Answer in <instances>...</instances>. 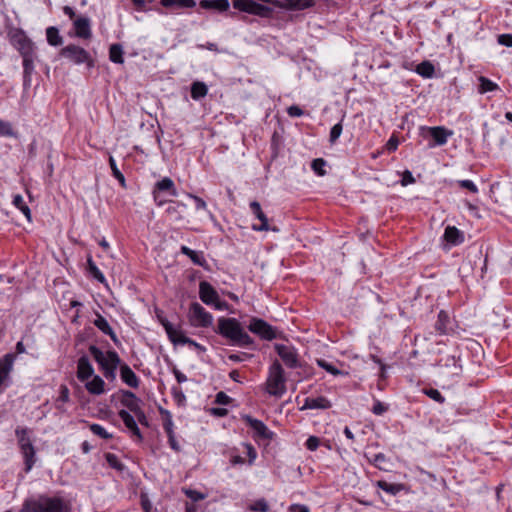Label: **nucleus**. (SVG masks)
Listing matches in <instances>:
<instances>
[{"label": "nucleus", "mask_w": 512, "mask_h": 512, "mask_svg": "<svg viewBox=\"0 0 512 512\" xmlns=\"http://www.w3.org/2000/svg\"><path fill=\"white\" fill-rule=\"evenodd\" d=\"M20 512H71L70 505L60 497L40 495L37 498L27 499Z\"/></svg>", "instance_id": "1"}, {"label": "nucleus", "mask_w": 512, "mask_h": 512, "mask_svg": "<svg viewBox=\"0 0 512 512\" xmlns=\"http://www.w3.org/2000/svg\"><path fill=\"white\" fill-rule=\"evenodd\" d=\"M217 333L240 347H251L254 343L253 339L243 330L240 322L235 318H219Z\"/></svg>", "instance_id": "2"}, {"label": "nucleus", "mask_w": 512, "mask_h": 512, "mask_svg": "<svg viewBox=\"0 0 512 512\" xmlns=\"http://www.w3.org/2000/svg\"><path fill=\"white\" fill-rule=\"evenodd\" d=\"M89 352L95 361L99 364L104 377L110 381L115 380L116 370L121 362L118 353L114 350H110L104 353L95 345H91L89 347Z\"/></svg>", "instance_id": "3"}, {"label": "nucleus", "mask_w": 512, "mask_h": 512, "mask_svg": "<svg viewBox=\"0 0 512 512\" xmlns=\"http://www.w3.org/2000/svg\"><path fill=\"white\" fill-rule=\"evenodd\" d=\"M285 375L281 364L276 360L269 369L267 391L270 395L282 396L286 392Z\"/></svg>", "instance_id": "4"}, {"label": "nucleus", "mask_w": 512, "mask_h": 512, "mask_svg": "<svg viewBox=\"0 0 512 512\" xmlns=\"http://www.w3.org/2000/svg\"><path fill=\"white\" fill-rule=\"evenodd\" d=\"M152 194L155 203L158 206H162L170 201L168 197L177 196V190L173 180L169 177H164L155 183Z\"/></svg>", "instance_id": "5"}, {"label": "nucleus", "mask_w": 512, "mask_h": 512, "mask_svg": "<svg viewBox=\"0 0 512 512\" xmlns=\"http://www.w3.org/2000/svg\"><path fill=\"white\" fill-rule=\"evenodd\" d=\"M60 55L68 59L74 64H87L88 67H93L94 63L90 54L82 47L75 44H69L61 49Z\"/></svg>", "instance_id": "6"}, {"label": "nucleus", "mask_w": 512, "mask_h": 512, "mask_svg": "<svg viewBox=\"0 0 512 512\" xmlns=\"http://www.w3.org/2000/svg\"><path fill=\"white\" fill-rule=\"evenodd\" d=\"M11 45L18 50L20 55L34 53V44L22 29L13 28L8 33Z\"/></svg>", "instance_id": "7"}, {"label": "nucleus", "mask_w": 512, "mask_h": 512, "mask_svg": "<svg viewBox=\"0 0 512 512\" xmlns=\"http://www.w3.org/2000/svg\"><path fill=\"white\" fill-rule=\"evenodd\" d=\"M189 320L194 327H209L213 323V316L198 302H193L189 309Z\"/></svg>", "instance_id": "8"}, {"label": "nucleus", "mask_w": 512, "mask_h": 512, "mask_svg": "<svg viewBox=\"0 0 512 512\" xmlns=\"http://www.w3.org/2000/svg\"><path fill=\"white\" fill-rule=\"evenodd\" d=\"M235 9L260 17H269L272 9L266 5L256 3L253 0H232Z\"/></svg>", "instance_id": "9"}, {"label": "nucleus", "mask_w": 512, "mask_h": 512, "mask_svg": "<svg viewBox=\"0 0 512 512\" xmlns=\"http://www.w3.org/2000/svg\"><path fill=\"white\" fill-rule=\"evenodd\" d=\"M199 297L207 305H214L216 309L222 310L225 303L219 299L218 292L207 281H201L199 284Z\"/></svg>", "instance_id": "10"}, {"label": "nucleus", "mask_w": 512, "mask_h": 512, "mask_svg": "<svg viewBox=\"0 0 512 512\" xmlns=\"http://www.w3.org/2000/svg\"><path fill=\"white\" fill-rule=\"evenodd\" d=\"M248 329L264 340H273L276 338L275 329L266 321L259 318H252L248 325Z\"/></svg>", "instance_id": "11"}, {"label": "nucleus", "mask_w": 512, "mask_h": 512, "mask_svg": "<svg viewBox=\"0 0 512 512\" xmlns=\"http://www.w3.org/2000/svg\"><path fill=\"white\" fill-rule=\"evenodd\" d=\"M275 351L288 368L300 366L298 354L294 347L285 344H275Z\"/></svg>", "instance_id": "12"}, {"label": "nucleus", "mask_w": 512, "mask_h": 512, "mask_svg": "<svg viewBox=\"0 0 512 512\" xmlns=\"http://www.w3.org/2000/svg\"><path fill=\"white\" fill-rule=\"evenodd\" d=\"M242 419L253 430L254 438L264 439V440L272 439L273 433L268 429V427L261 420L255 419V418L251 417L250 415H243Z\"/></svg>", "instance_id": "13"}, {"label": "nucleus", "mask_w": 512, "mask_h": 512, "mask_svg": "<svg viewBox=\"0 0 512 512\" xmlns=\"http://www.w3.org/2000/svg\"><path fill=\"white\" fill-rule=\"evenodd\" d=\"M250 209L254 216L260 220L261 224L259 226L253 225L252 229L255 231H278L277 228H271L268 224V218L265 213L262 211L261 205L257 201L250 202Z\"/></svg>", "instance_id": "14"}, {"label": "nucleus", "mask_w": 512, "mask_h": 512, "mask_svg": "<svg viewBox=\"0 0 512 512\" xmlns=\"http://www.w3.org/2000/svg\"><path fill=\"white\" fill-rule=\"evenodd\" d=\"M77 378L81 382L87 381L94 376V368L86 355L81 356L77 362Z\"/></svg>", "instance_id": "15"}, {"label": "nucleus", "mask_w": 512, "mask_h": 512, "mask_svg": "<svg viewBox=\"0 0 512 512\" xmlns=\"http://www.w3.org/2000/svg\"><path fill=\"white\" fill-rule=\"evenodd\" d=\"M119 417L124 422L126 428L131 432L133 436L137 438V440L140 442L143 439V436L141 434V431L135 421L134 416H132L128 411L126 410H120L118 412Z\"/></svg>", "instance_id": "16"}, {"label": "nucleus", "mask_w": 512, "mask_h": 512, "mask_svg": "<svg viewBox=\"0 0 512 512\" xmlns=\"http://www.w3.org/2000/svg\"><path fill=\"white\" fill-rule=\"evenodd\" d=\"M443 239L450 245L457 246L464 242V233L455 226L445 228Z\"/></svg>", "instance_id": "17"}, {"label": "nucleus", "mask_w": 512, "mask_h": 512, "mask_svg": "<svg viewBox=\"0 0 512 512\" xmlns=\"http://www.w3.org/2000/svg\"><path fill=\"white\" fill-rule=\"evenodd\" d=\"M74 28L76 36L83 39H88L91 37V26L90 20L87 17H79L74 20Z\"/></svg>", "instance_id": "18"}, {"label": "nucleus", "mask_w": 512, "mask_h": 512, "mask_svg": "<svg viewBox=\"0 0 512 512\" xmlns=\"http://www.w3.org/2000/svg\"><path fill=\"white\" fill-rule=\"evenodd\" d=\"M161 5L171 12H179L183 9L194 8L195 0H161Z\"/></svg>", "instance_id": "19"}, {"label": "nucleus", "mask_w": 512, "mask_h": 512, "mask_svg": "<svg viewBox=\"0 0 512 512\" xmlns=\"http://www.w3.org/2000/svg\"><path fill=\"white\" fill-rule=\"evenodd\" d=\"M331 407L330 401L324 397L319 396L316 398L307 397L304 400L303 406L300 408L301 410L306 409H328Z\"/></svg>", "instance_id": "20"}, {"label": "nucleus", "mask_w": 512, "mask_h": 512, "mask_svg": "<svg viewBox=\"0 0 512 512\" xmlns=\"http://www.w3.org/2000/svg\"><path fill=\"white\" fill-rule=\"evenodd\" d=\"M120 377L121 380L129 387L138 388L139 378L127 364L120 366Z\"/></svg>", "instance_id": "21"}, {"label": "nucleus", "mask_w": 512, "mask_h": 512, "mask_svg": "<svg viewBox=\"0 0 512 512\" xmlns=\"http://www.w3.org/2000/svg\"><path fill=\"white\" fill-rule=\"evenodd\" d=\"M429 132L431 137L434 139L435 144L439 146L446 144L448 137L453 134L451 130L442 126L430 127Z\"/></svg>", "instance_id": "22"}, {"label": "nucleus", "mask_w": 512, "mask_h": 512, "mask_svg": "<svg viewBox=\"0 0 512 512\" xmlns=\"http://www.w3.org/2000/svg\"><path fill=\"white\" fill-rule=\"evenodd\" d=\"M23 58V81L24 86L30 85L31 75L34 71V53L21 55Z\"/></svg>", "instance_id": "23"}, {"label": "nucleus", "mask_w": 512, "mask_h": 512, "mask_svg": "<svg viewBox=\"0 0 512 512\" xmlns=\"http://www.w3.org/2000/svg\"><path fill=\"white\" fill-rule=\"evenodd\" d=\"M20 450H21V453L24 458L25 471L29 472L32 469L33 465L35 464L36 451L33 446V443L31 442V443L27 444V446L26 445L20 446Z\"/></svg>", "instance_id": "24"}, {"label": "nucleus", "mask_w": 512, "mask_h": 512, "mask_svg": "<svg viewBox=\"0 0 512 512\" xmlns=\"http://www.w3.org/2000/svg\"><path fill=\"white\" fill-rule=\"evenodd\" d=\"M140 402L141 400L137 398L133 392L128 390L122 392L121 403L131 412L134 413L135 411H138V409L141 407Z\"/></svg>", "instance_id": "25"}, {"label": "nucleus", "mask_w": 512, "mask_h": 512, "mask_svg": "<svg viewBox=\"0 0 512 512\" xmlns=\"http://www.w3.org/2000/svg\"><path fill=\"white\" fill-rule=\"evenodd\" d=\"M16 359V355L7 353L0 358V375L1 378H8L10 372L13 369V364Z\"/></svg>", "instance_id": "26"}, {"label": "nucleus", "mask_w": 512, "mask_h": 512, "mask_svg": "<svg viewBox=\"0 0 512 512\" xmlns=\"http://www.w3.org/2000/svg\"><path fill=\"white\" fill-rule=\"evenodd\" d=\"M96 319L93 321V324L105 335H108L114 342L117 341V336L108 321L101 315L96 314Z\"/></svg>", "instance_id": "27"}, {"label": "nucleus", "mask_w": 512, "mask_h": 512, "mask_svg": "<svg viewBox=\"0 0 512 512\" xmlns=\"http://www.w3.org/2000/svg\"><path fill=\"white\" fill-rule=\"evenodd\" d=\"M158 321L165 329V332L169 338V340L173 343L175 341V338L179 336V333L181 332L180 327H175L171 322L168 321L167 318L163 317L160 314H157Z\"/></svg>", "instance_id": "28"}, {"label": "nucleus", "mask_w": 512, "mask_h": 512, "mask_svg": "<svg viewBox=\"0 0 512 512\" xmlns=\"http://www.w3.org/2000/svg\"><path fill=\"white\" fill-rule=\"evenodd\" d=\"M181 253L188 256L190 260L198 266L204 267L206 265V259L201 251H195L187 246L181 247Z\"/></svg>", "instance_id": "29"}, {"label": "nucleus", "mask_w": 512, "mask_h": 512, "mask_svg": "<svg viewBox=\"0 0 512 512\" xmlns=\"http://www.w3.org/2000/svg\"><path fill=\"white\" fill-rule=\"evenodd\" d=\"M104 386L105 382L98 375H94L92 380L87 381L85 384V388L87 389V391L94 395L102 394L104 392Z\"/></svg>", "instance_id": "30"}, {"label": "nucleus", "mask_w": 512, "mask_h": 512, "mask_svg": "<svg viewBox=\"0 0 512 512\" xmlns=\"http://www.w3.org/2000/svg\"><path fill=\"white\" fill-rule=\"evenodd\" d=\"M200 6L203 9H214L219 12L227 11L229 8L228 0H201Z\"/></svg>", "instance_id": "31"}, {"label": "nucleus", "mask_w": 512, "mask_h": 512, "mask_svg": "<svg viewBox=\"0 0 512 512\" xmlns=\"http://www.w3.org/2000/svg\"><path fill=\"white\" fill-rule=\"evenodd\" d=\"M284 7L290 10H305L315 5L316 0H282Z\"/></svg>", "instance_id": "32"}, {"label": "nucleus", "mask_w": 512, "mask_h": 512, "mask_svg": "<svg viewBox=\"0 0 512 512\" xmlns=\"http://www.w3.org/2000/svg\"><path fill=\"white\" fill-rule=\"evenodd\" d=\"M46 38L48 44L51 46H60L63 43V38L59 30L54 26H50L46 29Z\"/></svg>", "instance_id": "33"}, {"label": "nucleus", "mask_w": 512, "mask_h": 512, "mask_svg": "<svg viewBox=\"0 0 512 512\" xmlns=\"http://www.w3.org/2000/svg\"><path fill=\"white\" fill-rule=\"evenodd\" d=\"M415 71L423 78H432L435 73V68L430 61H423L416 66Z\"/></svg>", "instance_id": "34"}, {"label": "nucleus", "mask_w": 512, "mask_h": 512, "mask_svg": "<svg viewBox=\"0 0 512 512\" xmlns=\"http://www.w3.org/2000/svg\"><path fill=\"white\" fill-rule=\"evenodd\" d=\"M208 93V87L205 83L196 81L191 85V97L194 100H199L205 97Z\"/></svg>", "instance_id": "35"}, {"label": "nucleus", "mask_w": 512, "mask_h": 512, "mask_svg": "<svg viewBox=\"0 0 512 512\" xmlns=\"http://www.w3.org/2000/svg\"><path fill=\"white\" fill-rule=\"evenodd\" d=\"M449 321H450V319H449L448 314L445 311L441 310L438 313L437 321L435 323V328L439 334L443 335L448 332Z\"/></svg>", "instance_id": "36"}, {"label": "nucleus", "mask_w": 512, "mask_h": 512, "mask_svg": "<svg viewBox=\"0 0 512 512\" xmlns=\"http://www.w3.org/2000/svg\"><path fill=\"white\" fill-rule=\"evenodd\" d=\"M109 59L113 63H117V64H122L124 62L123 48L120 44H112L110 46Z\"/></svg>", "instance_id": "37"}, {"label": "nucleus", "mask_w": 512, "mask_h": 512, "mask_svg": "<svg viewBox=\"0 0 512 512\" xmlns=\"http://www.w3.org/2000/svg\"><path fill=\"white\" fill-rule=\"evenodd\" d=\"M377 486L389 493L390 495H397L402 489H403V485L402 484H397V483H389V482H386V481H383V480H380L377 482Z\"/></svg>", "instance_id": "38"}, {"label": "nucleus", "mask_w": 512, "mask_h": 512, "mask_svg": "<svg viewBox=\"0 0 512 512\" xmlns=\"http://www.w3.org/2000/svg\"><path fill=\"white\" fill-rule=\"evenodd\" d=\"M12 203L17 209H19L24 214L28 221H31V210L26 205L23 197L20 194L14 195Z\"/></svg>", "instance_id": "39"}, {"label": "nucleus", "mask_w": 512, "mask_h": 512, "mask_svg": "<svg viewBox=\"0 0 512 512\" xmlns=\"http://www.w3.org/2000/svg\"><path fill=\"white\" fill-rule=\"evenodd\" d=\"M173 344L174 345H185V344H188L190 346L195 347L196 349H198L200 351H205V348L202 345H200L196 341H194V340L190 339L189 337H187L182 330L179 333V336H177L175 338V341H173Z\"/></svg>", "instance_id": "40"}, {"label": "nucleus", "mask_w": 512, "mask_h": 512, "mask_svg": "<svg viewBox=\"0 0 512 512\" xmlns=\"http://www.w3.org/2000/svg\"><path fill=\"white\" fill-rule=\"evenodd\" d=\"M370 463H372L375 467L380 470H387V457L383 453L372 454L371 456H367Z\"/></svg>", "instance_id": "41"}, {"label": "nucleus", "mask_w": 512, "mask_h": 512, "mask_svg": "<svg viewBox=\"0 0 512 512\" xmlns=\"http://www.w3.org/2000/svg\"><path fill=\"white\" fill-rule=\"evenodd\" d=\"M30 430L26 427H17L15 430V435L18 440L19 447L22 445H26L31 443V439L29 437Z\"/></svg>", "instance_id": "42"}, {"label": "nucleus", "mask_w": 512, "mask_h": 512, "mask_svg": "<svg viewBox=\"0 0 512 512\" xmlns=\"http://www.w3.org/2000/svg\"><path fill=\"white\" fill-rule=\"evenodd\" d=\"M317 364L319 367H321L322 369H324L325 371H327L328 373H330L334 376L348 375V372H344V371L337 369L332 363H329L324 359H318Z\"/></svg>", "instance_id": "43"}, {"label": "nucleus", "mask_w": 512, "mask_h": 512, "mask_svg": "<svg viewBox=\"0 0 512 512\" xmlns=\"http://www.w3.org/2000/svg\"><path fill=\"white\" fill-rule=\"evenodd\" d=\"M105 459L111 468H113L119 472L124 471L126 468L125 465L119 460L117 455H115L113 453H106Z\"/></svg>", "instance_id": "44"}, {"label": "nucleus", "mask_w": 512, "mask_h": 512, "mask_svg": "<svg viewBox=\"0 0 512 512\" xmlns=\"http://www.w3.org/2000/svg\"><path fill=\"white\" fill-rule=\"evenodd\" d=\"M479 81H480V86H479L480 93L495 91L498 88V85L496 83L492 82L491 80H489L486 77L481 76L479 78Z\"/></svg>", "instance_id": "45"}, {"label": "nucleus", "mask_w": 512, "mask_h": 512, "mask_svg": "<svg viewBox=\"0 0 512 512\" xmlns=\"http://www.w3.org/2000/svg\"><path fill=\"white\" fill-rule=\"evenodd\" d=\"M87 264H88L89 272L92 274V276L99 282L104 283L105 282L104 274L98 269V267L96 266V264L93 262V260L91 258H88Z\"/></svg>", "instance_id": "46"}, {"label": "nucleus", "mask_w": 512, "mask_h": 512, "mask_svg": "<svg viewBox=\"0 0 512 512\" xmlns=\"http://www.w3.org/2000/svg\"><path fill=\"white\" fill-rule=\"evenodd\" d=\"M89 428L94 435H97L98 437H100L102 439H111L112 438V434L107 432L106 429L103 426H101L100 424L93 423L89 426Z\"/></svg>", "instance_id": "47"}, {"label": "nucleus", "mask_w": 512, "mask_h": 512, "mask_svg": "<svg viewBox=\"0 0 512 512\" xmlns=\"http://www.w3.org/2000/svg\"><path fill=\"white\" fill-rule=\"evenodd\" d=\"M109 165L112 170L113 176L121 183L122 186H125V177L118 169L116 161L112 156L109 157Z\"/></svg>", "instance_id": "48"}, {"label": "nucleus", "mask_w": 512, "mask_h": 512, "mask_svg": "<svg viewBox=\"0 0 512 512\" xmlns=\"http://www.w3.org/2000/svg\"><path fill=\"white\" fill-rule=\"evenodd\" d=\"M423 393L431 398L432 400L436 401L437 403H444L445 398L442 396V394L439 392V390L434 388H425L423 389Z\"/></svg>", "instance_id": "49"}, {"label": "nucleus", "mask_w": 512, "mask_h": 512, "mask_svg": "<svg viewBox=\"0 0 512 512\" xmlns=\"http://www.w3.org/2000/svg\"><path fill=\"white\" fill-rule=\"evenodd\" d=\"M325 165L326 161L324 159L317 158L312 161L311 168L317 175L323 176L326 174V171L324 170Z\"/></svg>", "instance_id": "50"}, {"label": "nucleus", "mask_w": 512, "mask_h": 512, "mask_svg": "<svg viewBox=\"0 0 512 512\" xmlns=\"http://www.w3.org/2000/svg\"><path fill=\"white\" fill-rule=\"evenodd\" d=\"M0 135L15 137L16 133L14 132L13 127L9 122L0 120Z\"/></svg>", "instance_id": "51"}, {"label": "nucleus", "mask_w": 512, "mask_h": 512, "mask_svg": "<svg viewBox=\"0 0 512 512\" xmlns=\"http://www.w3.org/2000/svg\"><path fill=\"white\" fill-rule=\"evenodd\" d=\"M251 511L267 512L269 506L265 499H259L249 506Z\"/></svg>", "instance_id": "52"}, {"label": "nucleus", "mask_w": 512, "mask_h": 512, "mask_svg": "<svg viewBox=\"0 0 512 512\" xmlns=\"http://www.w3.org/2000/svg\"><path fill=\"white\" fill-rule=\"evenodd\" d=\"M343 127L341 123L335 124L330 131L329 141L335 143L342 133Z\"/></svg>", "instance_id": "53"}, {"label": "nucleus", "mask_w": 512, "mask_h": 512, "mask_svg": "<svg viewBox=\"0 0 512 512\" xmlns=\"http://www.w3.org/2000/svg\"><path fill=\"white\" fill-rule=\"evenodd\" d=\"M70 400V392H69V389L66 385H61L60 386V391H59V397L57 398V403L59 402H62V403H67L68 401Z\"/></svg>", "instance_id": "54"}, {"label": "nucleus", "mask_w": 512, "mask_h": 512, "mask_svg": "<svg viewBox=\"0 0 512 512\" xmlns=\"http://www.w3.org/2000/svg\"><path fill=\"white\" fill-rule=\"evenodd\" d=\"M320 445V439L316 436H310L305 443V446L310 451H315Z\"/></svg>", "instance_id": "55"}, {"label": "nucleus", "mask_w": 512, "mask_h": 512, "mask_svg": "<svg viewBox=\"0 0 512 512\" xmlns=\"http://www.w3.org/2000/svg\"><path fill=\"white\" fill-rule=\"evenodd\" d=\"M458 184L461 188L467 189L472 193L478 192L477 186L471 180H460V181H458Z\"/></svg>", "instance_id": "56"}, {"label": "nucleus", "mask_w": 512, "mask_h": 512, "mask_svg": "<svg viewBox=\"0 0 512 512\" xmlns=\"http://www.w3.org/2000/svg\"><path fill=\"white\" fill-rule=\"evenodd\" d=\"M231 402V398L225 392H218L215 397V403L220 405H228Z\"/></svg>", "instance_id": "57"}, {"label": "nucleus", "mask_w": 512, "mask_h": 512, "mask_svg": "<svg viewBox=\"0 0 512 512\" xmlns=\"http://www.w3.org/2000/svg\"><path fill=\"white\" fill-rule=\"evenodd\" d=\"M188 196L194 200L196 210H206L207 209V204L202 198H200L196 195H193V194H189Z\"/></svg>", "instance_id": "58"}, {"label": "nucleus", "mask_w": 512, "mask_h": 512, "mask_svg": "<svg viewBox=\"0 0 512 512\" xmlns=\"http://www.w3.org/2000/svg\"><path fill=\"white\" fill-rule=\"evenodd\" d=\"M498 43L506 47H512V34L499 35Z\"/></svg>", "instance_id": "59"}, {"label": "nucleus", "mask_w": 512, "mask_h": 512, "mask_svg": "<svg viewBox=\"0 0 512 512\" xmlns=\"http://www.w3.org/2000/svg\"><path fill=\"white\" fill-rule=\"evenodd\" d=\"M287 114L290 117H300L304 114V112L299 106L291 105L287 108Z\"/></svg>", "instance_id": "60"}, {"label": "nucleus", "mask_w": 512, "mask_h": 512, "mask_svg": "<svg viewBox=\"0 0 512 512\" xmlns=\"http://www.w3.org/2000/svg\"><path fill=\"white\" fill-rule=\"evenodd\" d=\"M386 411H387V407L380 401H376L375 404L373 405L372 412L375 415H382Z\"/></svg>", "instance_id": "61"}, {"label": "nucleus", "mask_w": 512, "mask_h": 512, "mask_svg": "<svg viewBox=\"0 0 512 512\" xmlns=\"http://www.w3.org/2000/svg\"><path fill=\"white\" fill-rule=\"evenodd\" d=\"M173 426H174L173 421H172L171 417L169 416V418L165 419V421L163 423V428H164L167 436L174 434Z\"/></svg>", "instance_id": "62"}, {"label": "nucleus", "mask_w": 512, "mask_h": 512, "mask_svg": "<svg viewBox=\"0 0 512 512\" xmlns=\"http://www.w3.org/2000/svg\"><path fill=\"white\" fill-rule=\"evenodd\" d=\"M415 182V179L410 171H405L401 180L403 186H407L408 184H412Z\"/></svg>", "instance_id": "63"}, {"label": "nucleus", "mask_w": 512, "mask_h": 512, "mask_svg": "<svg viewBox=\"0 0 512 512\" xmlns=\"http://www.w3.org/2000/svg\"><path fill=\"white\" fill-rule=\"evenodd\" d=\"M186 495L193 501H199L204 499V495L196 490H187Z\"/></svg>", "instance_id": "64"}]
</instances>
